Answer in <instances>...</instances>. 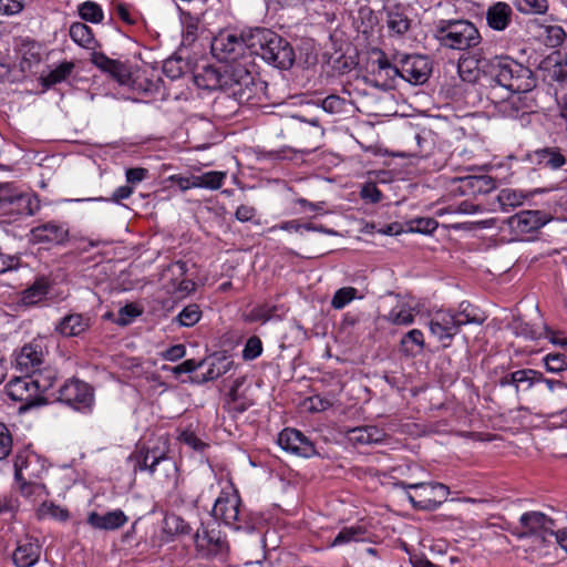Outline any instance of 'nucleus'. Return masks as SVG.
Here are the masks:
<instances>
[{
  "label": "nucleus",
  "mask_w": 567,
  "mask_h": 567,
  "mask_svg": "<svg viewBox=\"0 0 567 567\" xmlns=\"http://www.w3.org/2000/svg\"><path fill=\"white\" fill-rule=\"evenodd\" d=\"M18 507L17 499L11 495H0V516L10 515L12 516Z\"/></svg>",
  "instance_id": "nucleus-59"
},
{
  "label": "nucleus",
  "mask_w": 567,
  "mask_h": 567,
  "mask_svg": "<svg viewBox=\"0 0 567 567\" xmlns=\"http://www.w3.org/2000/svg\"><path fill=\"white\" fill-rule=\"evenodd\" d=\"M406 155L413 157H427L434 150V135L430 130L413 133L405 138Z\"/></svg>",
  "instance_id": "nucleus-18"
},
{
  "label": "nucleus",
  "mask_w": 567,
  "mask_h": 567,
  "mask_svg": "<svg viewBox=\"0 0 567 567\" xmlns=\"http://www.w3.org/2000/svg\"><path fill=\"white\" fill-rule=\"evenodd\" d=\"M24 8V0H3L0 6V13L12 16L21 12Z\"/></svg>",
  "instance_id": "nucleus-55"
},
{
  "label": "nucleus",
  "mask_w": 567,
  "mask_h": 567,
  "mask_svg": "<svg viewBox=\"0 0 567 567\" xmlns=\"http://www.w3.org/2000/svg\"><path fill=\"white\" fill-rule=\"evenodd\" d=\"M395 486L406 491V497L413 508L422 511H435L446 501L450 491L442 483H414L398 482Z\"/></svg>",
  "instance_id": "nucleus-5"
},
{
  "label": "nucleus",
  "mask_w": 567,
  "mask_h": 567,
  "mask_svg": "<svg viewBox=\"0 0 567 567\" xmlns=\"http://www.w3.org/2000/svg\"><path fill=\"white\" fill-rule=\"evenodd\" d=\"M439 226V223L431 217H420L410 221V230L421 234H431Z\"/></svg>",
  "instance_id": "nucleus-44"
},
{
  "label": "nucleus",
  "mask_w": 567,
  "mask_h": 567,
  "mask_svg": "<svg viewBox=\"0 0 567 567\" xmlns=\"http://www.w3.org/2000/svg\"><path fill=\"white\" fill-rule=\"evenodd\" d=\"M203 363H204V361L197 362L194 359H188V360H185L184 362H182L181 364L172 368V373L175 375H179L182 373H192V372L196 371L198 368H200L203 365Z\"/></svg>",
  "instance_id": "nucleus-56"
},
{
  "label": "nucleus",
  "mask_w": 567,
  "mask_h": 567,
  "mask_svg": "<svg viewBox=\"0 0 567 567\" xmlns=\"http://www.w3.org/2000/svg\"><path fill=\"white\" fill-rule=\"evenodd\" d=\"M357 289L353 287H343L338 289L331 300V306L334 309L344 308L350 301L355 298Z\"/></svg>",
  "instance_id": "nucleus-43"
},
{
  "label": "nucleus",
  "mask_w": 567,
  "mask_h": 567,
  "mask_svg": "<svg viewBox=\"0 0 567 567\" xmlns=\"http://www.w3.org/2000/svg\"><path fill=\"white\" fill-rule=\"evenodd\" d=\"M462 182L473 194H488L496 188V181L488 175L466 176Z\"/></svg>",
  "instance_id": "nucleus-33"
},
{
  "label": "nucleus",
  "mask_w": 567,
  "mask_h": 567,
  "mask_svg": "<svg viewBox=\"0 0 567 567\" xmlns=\"http://www.w3.org/2000/svg\"><path fill=\"white\" fill-rule=\"evenodd\" d=\"M179 440L197 451L203 450V447L205 446V444L195 435V433L190 431L182 432L179 435Z\"/></svg>",
  "instance_id": "nucleus-63"
},
{
  "label": "nucleus",
  "mask_w": 567,
  "mask_h": 567,
  "mask_svg": "<svg viewBox=\"0 0 567 567\" xmlns=\"http://www.w3.org/2000/svg\"><path fill=\"white\" fill-rule=\"evenodd\" d=\"M168 451V439L165 436H158L146 444L137 445L134 453L130 456V460L134 462V472L147 471L153 475L156 466L161 464L166 465L168 468H175V464L167 457Z\"/></svg>",
  "instance_id": "nucleus-6"
},
{
  "label": "nucleus",
  "mask_w": 567,
  "mask_h": 567,
  "mask_svg": "<svg viewBox=\"0 0 567 567\" xmlns=\"http://www.w3.org/2000/svg\"><path fill=\"white\" fill-rule=\"evenodd\" d=\"M517 379L514 391L516 395H519L539 384L543 380V373L533 369H520L517 370Z\"/></svg>",
  "instance_id": "nucleus-32"
},
{
  "label": "nucleus",
  "mask_w": 567,
  "mask_h": 567,
  "mask_svg": "<svg viewBox=\"0 0 567 567\" xmlns=\"http://www.w3.org/2000/svg\"><path fill=\"white\" fill-rule=\"evenodd\" d=\"M361 197L370 203H379L382 198L380 189L374 183H367L361 188Z\"/></svg>",
  "instance_id": "nucleus-54"
},
{
  "label": "nucleus",
  "mask_w": 567,
  "mask_h": 567,
  "mask_svg": "<svg viewBox=\"0 0 567 567\" xmlns=\"http://www.w3.org/2000/svg\"><path fill=\"white\" fill-rule=\"evenodd\" d=\"M277 306L275 305H260L251 309L247 316L248 321H260L262 323L271 319H280V316L276 315Z\"/></svg>",
  "instance_id": "nucleus-38"
},
{
  "label": "nucleus",
  "mask_w": 567,
  "mask_h": 567,
  "mask_svg": "<svg viewBox=\"0 0 567 567\" xmlns=\"http://www.w3.org/2000/svg\"><path fill=\"white\" fill-rule=\"evenodd\" d=\"M186 354V348L184 344H174L172 347H169L168 349H166L165 351H163L161 353V357L164 359V360H167V361H177L179 359H182L183 357H185Z\"/></svg>",
  "instance_id": "nucleus-57"
},
{
  "label": "nucleus",
  "mask_w": 567,
  "mask_h": 567,
  "mask_svg": "<svg viewBox=\"0 0 567 567\" xmlns=\"http://www.w3.org/2000/svg\"><path fill=\"white\" fill-rule=\"evenodd\" d=\"M250 50L248 34L238 35L230 32H220L212 41L213 55L225 63H235Z\"/></svg>",
  "instance_id": "nucleus-9"
},
{
  "label": "nucleus",
  "mask_w": 567,
  "mask_h": 567,
  "mask_svg": "<svg viewBox=\"0 0 567 567\" xmlns=\"http://www.w3.org/2000/svg\"><path fill=\"white\" fill-rule=\"evenodd\" d=\"M44 358L41 344L31 342L24 344L16 357L17 368L22 372H33L42 364Z\"/></svg>",
  "instance_id": "nucleus-19"
},
{
  "label": "nucleus",
  "mask_w": 567,
  "mask_h": 567,
  "mask_svg": "<svg viewBox=\"0 0 567 567\" xmlns=\"http://www.w3.org/2000/svg\"><path fill=\"white\" fill-rule=\"evenodd\" d=\"M543 361L548 372L561 373L567 370V357L563 353H548Z\"/></svg>",
  "instance_id": "nucleus-42"
},
{
  "label": "nucleus",
  "mask_w": 567,
  "mask_h": 567,
  "mask_svg": "<svg viewBox=\"0 0 567 567\" xmlns=\"http://www.w3.org/2000/svg\"><path fill=\"white\" fill-rule=\"evenodd\" d=\"M78 11L82 20L91 23H100L104 17L101 6L94 1H84Z\"/></svg>",
  "instance_id": "nucleus-36"
},
{
  "label": "nucleus",
  "mask_w": 567,
  "mask_h": 567,
  "mask_svg": "<svg viewBox=\"0 0 567 567\" xmlns=\"http://www.w3.org/2000/svg\"><path fill=\"white\" fill-rule=\"evenodd\" d=\"M128 517L122 509H114L105 514L92 512L87 516V524L95 529L115 530L124 526Z\"/></svg>",
  "instance_id": "nucleus-23"
},
{
  "label": "nucleus",
  "mask_w": 567,
  "mask_h": 567,
  "mask_svg": "<svg viewBox=\"0 0 567 567\" xmlns=\"http://www.w3.org/2000/svg\"><path fill=\"white\" fill-rule=\"evenodd\" d=\"M556 523L542 512L530 511L519 517L513 532L518 538L534 537L543 544H551Z\"/></svg>",
  "instance_id": "nucleus-7"
},
{
  "label": "nucleus",
  "mask_w": 567,
  "mask_h": 567,
  "mask_svg": "<svg viewBox=\"0 0 567 567\" xmlns=\"http://www.w3.org/2000/svg\"><path fill=\"white\" fill-rule=\"evenodd\" d=\"M432 68L429 59L424 55H405L401 59L399 66L393 68V74L400 75L411 84L425 83L431 74Z\"/></svg>",
  "instance_id": "nucleus-11"
},
{
  "label": "nucleus",
  "mask_w": 567,
  "mask_h": 567,
  "mask_svg": "<svg viewBox=\"0 0 567 567\" xmlns=\"http://www.w3.org/2000/svg\"><path fill=\"white\" fill-rule=\"evenodd\" d=\"M388 320L394 324L409 326L414 321V315L410 309L400 308L392 309L388 316Z\"/></svg>",
  "instance_id": "nucleus-46"
},
{
  "label": "nucleus",
  "mask_w": 567,
  "mask_h": 567,
  "mask_svg": "<svg viewBox=\"0 0 567 567\" xmlns=\"http://www.w3.org/2000/svg\"><path fill=\"white\" fill-rule=\"evenodd\" d=\"M58 400L76 411L87 412L94 403V389L78 378H71L60 386Z\"/></svg>",
  "instance_id": "nucleus-8"
},
{
  "label": "nucleus",
  "mask_w": 567,
  "mask_h": 567,
  "mask_svg": "<svg viewBox=\"0 0 567 567\" xmlns=\"http://www.w3.org/2000/svg\"><path fill=\"white\" fill-rule=\"evenodd\" d=\"M75 65L72 61H63L47 75H41L40 80L44 87H51L65 81L73 72Z\"/></svg>",
  "instance_id": "nucleus-31"
},
{
  "label": "nucleus",
  "mask_w": 567,
  "mask_h": 567,
  "mask_svg": "<svg viewBox=\"0 0 567 567\" xmlns=\"http://www.w3.org/2000/svg\"><path fill=\"white\" fill-rule=\"evenodd\" d=\"M164 529L172 535L186 534L189 530L188 524L175 514H168L164 518Z\"/></svg>",
  "instance_id": "nucleus-41"
},
{
  "label": "nucleus",
  "mask_w": 567,
  "mask_h": 567,
  "mask_svg": "<svg viewBox=\"0 0 567 567\" xmlns=\"http://www.w3.org/2000/svg\"><path fill=\"white\" fill-rule=\"evenodd\" d=\"M262 344L258 337H250L243 350V357L246 360H254L261 354Z\"/></svg>",
  "instance_id": "nucleus-49"
},
{
  "label": "nucleus",
  "mask_w": 567,
  "mask_h": 567,
  "mask_svg": "<svg viewBox=\"0 0 567 567\" xmlns=\"http://www.w3.org/2000/svg\"><path fill=\"white\" fill-rule=\"evenodd\" d=\"M236 65L237 64L228 65L223 72L215 68H206L202 74L195 75V81L198 86H203L212 91L220 90L227 94L229 90L228 86H230L233 81Z\"/></svg>",
  "instance_id": "nucleus-15"
},
{
  "label": "nucleus",
  "mask_w": 567,
  "mask_h": 567,
  "mask_svg": "<svg viewBox=\"0 0 567 567\" xmlns=\"http://www.w3.org/2000/svg\"><path fill=\"white\" fill-rule=\"evenodd\" d=\"M71 39L82 47H89L94 38L90 27L83 22H74L70 27Z\"/></svg>",
  "instance_id": "nucleus-37"
},
{
  "label": "nucleus",
  "mask_w": 567,
  "mask_h": 567,
  "mask_svg": "<svg viewBox=\"0 0 567 567\" xmlns=\"http://www.w3.org/2000/svg\"><path fill=\"white\" fill-rule=\"evenodd\" d=\"M322 109L328 113H341L346 105V100L338 95H329L322 101Z\"/></svg>",
  "instance_id": "nucleus-51"
},
{
  "label": "nucleus",
  "mask_w": 567,
  "mask_h": 567,
  "mask_svg": "<svg viewBox=\"0 0 567 567\" xmlns=\"http://www.w3.org/2000/svg\"><path fill=\"white\" fill-rule=\"evenodd\" d=\"M278 444L282 450L297 456L312 457L317 454L315 444L296 429H284L278 435Z\"/></svg>",
  "instance_id": "nucleus-14"
},
{
  "label": "nucleus",
  "mask_w": 567,
  "mask_h": 567,
  "mask_svg": "<svg viewBox=\"0 0 567 567\" xmlns=\"http://www.w3.org/2000/svg\"><path fill=\"white\" fill-rule=\"evenodd\" d=\"M202 317L199 306L192 303L186 306L177 316V320L181 326L193 327L196 324Z\"/></svg>",
  "instance_id": "nucleus-40"
},
{
  "label": "nucleus",
  "mask_w": 567,
  "mask_h": 567,
  "mask_svg": "<svg viewBox=\"0 0 567 567\" xmlns=\"http://www.w3.org/2000/svg\"><path fill=\"white\" fill-rule=\"evenodd\" d=\"M32 237L37 243L62 244L66 240L69 230L64 225L49 221L32 229Z\"/></svg>",
  "instance_id": "nucleus-24"
},
{
  "label": "nucleus",
  "mask_w": 567,
  "mask_h": 567,
  "mask_svg": "<svg viewBox=\"0 0 567 567\" xmlns=\"http://www.w3.org/2000/svg\"><path fill=\"white\" fill-rule=\"evenodd\" d=\"M256 208L248 205H240L235 213V217L237 220L241 223L250 221L256 216Z\"/></svg>",
  "instance_id": "nucleus-62"
},
{
  "label": "nucleus",
  "mask_w": 567,
  "mask_h": 567,
  "mask_svg": "<svg viewBox=\"0 0 567 567\" xmlns=\"http://www.w3.org/2000/svg\"><path fill=\"white\" fill-rule=\"evenodd\" d=\"M148 175V171L143 167L128 168L125 173L126 181L130 184H137L144 181Z\"/></svg>",
  "instance_id": "nucleus-60"
},
{
  "label": "nucleus",
  "mask_w": 567,
  "mask_h": 567,
  "mask_svg": "<svg viewBox=\"0 0 567 567\" xmlns=\"http://www.w3.org/2000/svg\"><path fill=\"white\" fill-rule=\"evenodd\" d=\"M409 342L415 344L419 348H423V346H424L423 332L419 329H412L403 336V338L401 340V347L405 351H409V349L406 348Z\"/></svg>",
  "instance_id": "nucleus-53"
},
{
  "label": "nucleus",
  "mask_w": 567,
  "mask_h": 567,
  "mask_svg": "<svg viewBox=\"0 0 567 567\" xmlns=\"http://www.w3.org/2000/svg\"><path fill=\"white\" fill-rule=\"evenodd\" d=\"M454 315L455 321L460 328L468 323L481 324L484 321V319L477 315L476 309L467 301L461 302L458 306V311L454 312Z\"/></svg>",
  "instance_id": "nucleus-35"
},
{
  "label": "nucleus",
  "mask_w": 567,
  "mask_h": 567,
  "mask_svg": "<svg viewBox=\"0 0 567 567\" xmlns=\"http://www.w3.org/2000/svg\"><path fill=\"white\" fill-rule=\"evenodd\" d=\"M91 324V319L81 313H71L63 317L56 327V330L65 337H75L86 331Z\"/></svg>",
  "instance_id": "nucleus-25"
},
{
  "label": "nucleus",
  "mask_w": 567,
  "mask_h": 567,
  "mask_svg": "<svg viewBox=\"0 0 567 567\" xmlns=\"http://www.w3.org/2000/svg\"><path fill=\"white\" fill-rule=\"evenodd\" d=\"M430 333L443 347H450L453 338L460 332L461 328L455 321V315L451 310H437L431 315L429 321Z\"/></svg>",
  "instance_id": "nucleus-12"
},
{
  "label": "nucleus",
  "mask_w": 567,
  "mask_h": 567,
  "mask_svg": "<svg viewBox=\"0 0 567 567\" xmlns=\"http://www.w3.org/2000/svg\"><path fill=\"white\" fill-rule=\"evenodd\" d=\"M547 223L546 214L540 210H522L511 218V225L520 234H530Z\"/></svg>",
  "instance_id": "nucleus-20"
},
{
  "label": "nucleus",
  "mask_w": 567,
  "mask_h": 567,
  "mask_svg": "<svg viewBox=\"0 0 567 567\" xmlns=\"http://www.w3.org/2000/svg\"><path fill=\"white\" fill-rule=\"evenodd\" d=\"M386 25L392 33L403 35L410 30L411 20L400 7H394L388 10Z\"/></svg>",
  "instance_id": "nucleus-27"
},
{
  "label": "nucleus",
  "mask_w": 567,
  "mask_h": 567,
  "mask_svg": "<svg viewBox=\"0 0 567 567\" xmlns=\"http://www.w3.org/2000/svg\"><path fill=\"white\" fill-rule=\"evenodd\" d=\"M489 78L495 85L506 89L511 95L502 101L501 111L517 117L526 113L519 93L530 92L536 86L533 71L509 56H495L488 62Z\"/></svg>",
  "instance_id": "nucleus-1"
},
{
  "label": "nucleus",
  "mask_w": 567,
  "mask_h": 567,
  "mask_svg": "<svg viewBox=\"0 0 567 567\" xmlns=\"http://www.w3.org/2000/svg\"><path fill=\"white\" fill-rule=\"evenodd\" d=\"M49 287V280L45 277L37 278L30 287L22 291L21 301L27 306L40 302L48 295Z\"/></svg>",
  "instance_id": "nucleus-28"
},
{
  "label": "nucleus",
  "mask_w": 567,
  "mask_h": 567,
  "mask_svg": "<svg viewBox=\"0 0 567 567\" xmlns=\"http://www.w3.org/2000/svg\"><path fill=\"white\" fill-rule=\"evenodd\" d=\"M225 177V173L221 172H207L200 176H195L194 184L197 187L218 189L221 187Z\"/></svg>",
  "instance_id": "nucleus-39"
},
{
  "label": "nucleus",
  "mask_w": 567,
  "mask_h": 567,
  "mask_svg": "<svg viewBox=\"0 0 567 567\" xmlns=\"http://www.w3.org/2000/svg\"><path fill=\"white\" fill-rule=\"evenodd\" d=\"M240 505L241 499L237 492H221L215 501L212 513L215 518L223 520L224 524L239 529L236 523L241 519Z\"/></svg>",
  "instance_id": "nucleus-13"
},
{
  "label": "nucleus",
  "mask_w": 567,
  "mask_h": 567,
  "mask_svg": "<svg viewBox=\"0 0 567 567\" xmlns=\"http://www.w3.org/2000/svg\"><path fill=\"white\" fill-rule=\"evenodd\" d=\"M195 542L198 547H204L206 544H214L216 548H220L221 540L219 537H216L213 532H209L205 528L203 530H197L195 535Z\"/></svg>",
  "instance_id": "nucleus-52"
},
{
  "label": "nucleus",
  "mask_w": 567,
  "mask_h": 567,
  "mask_svg": "<svg viewBox=\"0 0 567 567\" xmlns=\"http://www.w3.org/2000/svg\"><path fill=\"white\" fill-rule=\"evenodd\" d=\"M41 556V545L34 538L27 537L18 542L12 554L13 564L17 567H32Z\"/></svg>",
  "instance_id": "nucleus-17"
},
{
  "label": "nucleus",
  "mask_w": 567,
  "mask_h": 567,
  "mask_svg": "<svg viewBox=\"0 0 567 567\" xmlns=\"http://www.w3.org/2000/svg\"><path fill=\"white\" fill-rule=\"evenodd\" d=\"M141 315V311L132 303L122 307L118 310V318L116 323L120 326H127L134 318Z\"/></svg>",
  "instance_id": "nucleus-50"
},
{
  "label": "nucleus",
  "mask_w": 567,
  "mask_h": 567,
  "mask_svg": "<svg viewBox=\"0 0 567 567\" xmlns=\"http://www.w3.org/2000/svg\"><path fill=\"white\" fill-rule=\"evenodd\" d=\"M250 51L262 58L265 62L280 70H289L295 63L292 45L274 31L256 28L248 33Z\"/></svg>",
  "instance_id": "nucleus-2"
},
{
  "label": "nucleus",
  "mask_w": 567,
  "mask_h": 567,
  "mask_svg": "<svg viewBox=\"0 0 567 567\" xmlns=\"http://www.w3.org/2000/svg\"><path fill=\"white\" fill-rule=\"evenodd\" d=\"M433 37L441 47L468 50L477 47L482 37L475 24L465 19H440L433 23Z\"/></svg>",
  "instance_id": "nucleus-3"
},
{
  "label": "nucleus",
  "mask_w": 567,
  "mask_h": 567,
  "mask_svg": "<svg viewBox=\"0 0 567 567\" xmlns=\"http://www.w3.org/2000/svg\"><path fill=\"white\" fill-rule=\"evenodd\" d=\"M14 202L19 203L21 206L23 205L28 215H34L40 208L39 199L32 195L14 193L13 203Z\"/></svg>",
  "instance_id": "nucleus-48"
},
{
  "label": "nucleus",
  "mask_w": 567,
  "mask_h": 567,
  "mask_svg": "<svg viewBox=\"0 0 567 567\" xmlns=\"http://www.w3.org/2000/svg\"><path fill=\"white\" fill-rule=\"evenodd\" d=\"M512 7L503 1L491 4L486 10L487 25L495 31H504L513 21Z\"/></svg>",
  "instance_id": "nucleus-22"
},
{
  "label": "nucleus",
  "mask_w": 567,
  "mask_h": 567,
  "mask_svg": "<svg viewBox=\"0 0 567 567\" xmlns=\"http://www.w3.org/2000/svg\"><path fill=\"white\" fill-rule=\"evenodd\" d=\"M198 27L195 22H189L186 24L185 30L183 32V45H192L197 39Z\"/></svg>",
  "instance_id": "nucleus-64"
},
{
  "label": "nucleus",
  "mask_w": 567,
  "mask_h": 567,
  "mask_svg": "<svg viewBox=\"0 0 567 567\" xmlns=\"http://www.w3.org/2000/svg\"><path fill=\"white\" fill-rule=\"evenodd\" d=\"M52 386L50 378L41 373L19 377L6 384V393L13 402L21 403L20 411H27L45 402L43 393Z\"/></svg>",
  "instance_id": "nucleus-4"
},
{
  "label": "nucleus",
  "mask_w": 567,
  "mask_h": 567,
  "mask_svg": "<svg viewBox=\"0 0 567 567\" xmlns=\"http://www.w3.org/2000/svg\"><path fill=\"white\" fill-rule=\"evenodd\" d=\"M12 451V436L9 429L0 423V461L7 458Z\"/></svg>",
  "instance_id": "nucleus-47"
},
{
  "label": "nucleus",
  "mask_w": 567,
  "mask_h": 567,
  "mask_svg": "<svg viewBox=\"0 0 567 567\" xmlns=\"http://www.w3.org/2000/svg\"><path fill=\"white\" fill-rule=\"evenodd\" d=\"M115 12L118 16V18L126 24L132 25V24L136 23V17H134L131 13L128 6H126L125 3H122V2L116 3Z\"/></svg>",
  "instance_id": "nucleus-61"
},
{
  "label": "nucleus",
  "mask_w": 567,
  "mask_h": 567,
  "mask_svg": "<svg viewBox=\"0 0 567 567\" xmlns=\"http://www.w3.org/2000/svg\"><path fill=\"white\" fill-rule=\"evenodd\" d=\"M20 258L14 255H6L0 250V274L17 269Z\"/></svg>",
  "instance_id": "nucleus-58"
},
{
  "label": "nucleus",
  "mask_w": 567,
  "mask_h": 567,
  "mask_svg": "<svg viewBox=\"0 0 567 567\" xmlns=\"http://www.w3.org/2000/svg\"><path fill=\"white\" fill-rule=\"evenodd\" d=\"M535 157L538 164L550 169L561 168L566 163V157L558 148L545 147L535 152Z\"/></svg>",
  "instance_id": "nucleus-29"
},
{
  "label": "nucleus",
  "mask_w": 567,
  "mask_h": 567,
  "mask_svg": "<svg viewBox=\"0 0 567 567\" xmlns=\"http://www.w3.org/2000/svg\"><path fill=\"white\" fill-rule=\"evenodd\" d=\"M91 62L101 71L110 74L120 84H127L131 79V72L126 64L118 60H113L102 52H93Z\"/></svg>",
  "instance_id": "nucleus-16"
},
{
  "label": "nucleus",
  "mask_w": 567,
  "mask_h": 567,
  "mask_svg": "<svg viewBox=\"0 0 567 567\" xmlns=\"http://www.w3.org/2000/svg\"><path fill=\"white\" fill-rule=\"evenodd\" d=\"M386 437L384 430L375 425L358 426L347 431V439L353 445L380 444Z\"/></svg>",
  "instance_id": "nucleus-21"
},
{
  "label": "nucleus",
  "mask_w": 567,
  "mask_h": 567,
  "mask_svg": "<svg viewBox=\"0 0 567 567\" xmlns=\"http://www.w3.org/2000/svg\"><path fill=\"white\" fill-rule=\"evenodd\" d=\"M368 538V530L362 525L343 527L333 538L331 546L337 547L351 542H364Z\"/></svg>",
  "instance_id": "nucleus-30"
},
{
  "label": "nucleus",
  "mask_w": 567,
  "mask_h": 567,
  "mask_svg": "<svg viewBox=\"0 0 567 567\" xmlns=\"http://www.w3.org/2000/svg\"><path fill=\"white\" fill-rule=\"evenodd\" d=\"M517 9L523 13H544L547 0H516Z\"/></svg>",
  "instance_id": "nucleus-45"
},
{
  "label": "nucleus",
  "mask_w": 567,
  "mask_h": 567,
  "mask_svg": "<svg viewBox=\"0 0 567 567\" xmlns=\"http://www.w3.org/2000/svg\"><path fill=\"white\" fill-rule=\"evenodd\" d=\"M38 462V455L34 453H19L14 460V476L16 480L25 483L27 478L37 477L38 474L31 468L33 463Z\"/></svg>",
  "instance_id": "nucleus-26"
},
{
  "label": "nucleus",
  "mask_w": 567,
  "mask_h": 567,
  "mask_svg": "<svg viewBox=\"0 0 567 567\" xmlns=\"http://www.w3.org/2000/svg\"><path fill=\"white\" fill-rule=\"evenodd\" d=\"M233 364L234 361L225 355L214 358L209 369L203 377V381H212L226 374L231 369Z\"/></svg>",
  "instance_id": "nucleus-34"
},
{
  "label": "nucleus",
  "mask_w": 567,
  "mask_h": 567,
  "mask_svg": "<svg viewBox=\"0 0 567 567\" xmlns=\"http://www.w3.org/2000/svg\"><path fill=\"white\" fill-rule=\"evenodd\" d=\"M228 87L227 95L234 97L238 103H257L264 83L256 81L246 68L238 64L235 66L233 81Z\"/></svg>",
  "instance_id": "nucleus-10"
}]
</instances>
